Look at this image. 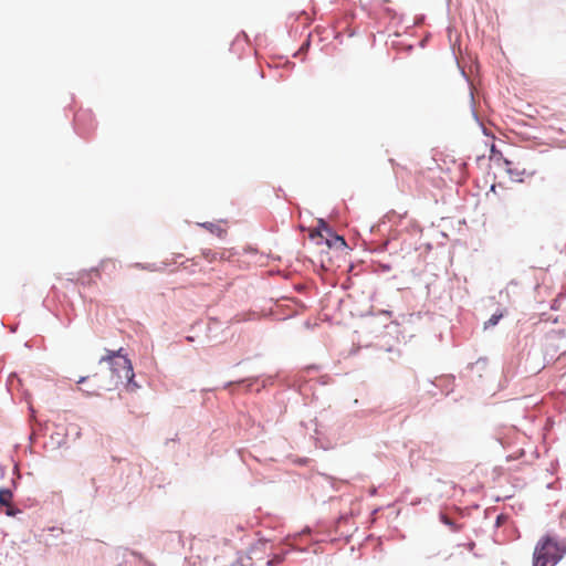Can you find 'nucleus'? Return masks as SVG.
I'll return each mask as SVG.
<instances>
[{
    "label": "nucleus",
    "mask_w": 566,
    "mask_h": 566,
    "mask_svg": "<svg viewBox=\"0 0 566 566\" xmlns=\"http://www.w3.org/2000/svg\"><path fill=\"white\" fill-rule=\"evenodd\" d=\"M101 364H106L105 370L96 373L92 377L82 378L78 384L92 380L94 386L88 394H97L98 390H111L118 382L126 381L128 385L133 384L134 370L130 360L122 354V349L116 352H108L107 356L99 360Z\"/></svg>",
    "instance_id": "1"
},
{
    "label": "nucleus",
    "mask_w": 566,
    "mask_h": 566,
    "mask_svg": "<svg viewBox=\"0 0 566 566\" xmlns=\"http://www.w3.org/2000/svg\"><path fill=\"white\" fill-rule=\"evenodd\" d=\"M566 554V544L552 536L542 537L533 553V566H554Z\"/></svg>",
    "instance_id": "2"
},
{
    "label": "nucleus",
    "mask_w": 566,
    "mask_h": 566,
    "mask_svg": "<svg viewBox=\"0 0 566 566\" xmlns=\"http://www.w3.org/2000/svg\"><path fill=\"white\" fill-rule=\"evenodd\" d=\"M116 270V262L113 260H103L96 268L84 270L78 274V281L84 285H91L94 283L93 273H96V277H101L102 272Z\"/></svg>",
    "instance_id": "3"
},
{
    "label": "nucleus",
    "mask_w": 566,
    "mask_h": 566,
    "mask_svg": "<svg viewBox=\"0 0 566 566\" xmlns=\"http://www.w3.org/2000/svg\"><path fill=\"white\" fill-rule=\"evenodd\" d=\"M12 500V492L8 489L0 490V505L9 506Z\"/></svg>",
    "instance_id": "4"
},
{
    "label": "nucleus",
    "mask_w": 566,
    "mask_h": 566,
    "mask_svg": "<svg viewBox=\"0 0 566 566\" xmlns=\"http://www.w3.org/2000/svg\"><path fill=\"white\" fill-rule=\"evenodd\" d=\"M231 566H251V558L249 556H241Z\"/></svg>",
    "instance_id": "5"
},
{
    "label": "nucleus",
    "mask_w": 566,
    "mask_h": 566,
    "mask_svg": "<svg viewBox=\"0 0 566 566\" xmlns=\"http://www.w3.org/2000/svg\"><path fill=\"white\" fill-rule=\"evenodd\" d=\"M501 317H502V315H501V314H500V315H495V314H494V315H492V316L490 317V319L486 322V325H489V326H494V325H496V324L499 323V321H500V318H501Z\"/></svg>",
    "instance_id": "6"
},
{
    "label": "nucleus",
    "mask_w": 566,
    "mask_h": 566,
    "mask_svg": "<svg viewBox=\"0 0 566 566\" xmlns=\"http://www.w3.org/2000/svg\"><path fill=\"white\" fill-rule=\"evenodd\" d=\"M441 520H442V522H443L444 524H447V525H449V526H452V527H453V525H454V524H453V522H452L448 516L442 515V516H441Z\"/></svg>",
    "instance_id": "7"
},
{
    "label": "nucleus",
    "mask_w": 566,
    "mask_h": 566,
    "mask_svg": "<svg viewBox=\"0 0 566 566\" xmlns=\"http://www.w3.org/2000/svg\"><path fill=\"white\" fill-rule=\"evenodd\" d=\"M335 240H336V242H337V243H339V245H342V247H346V241L344 240V238H343V237H338V235H336V237H335Z\"/></svg>",
    "instance_id": "8"
},
{
    "label": "nucleus",
    "mask_w": 566,
    "mask_h": 566,
    "mask_svg": "<svg viewBox=\"0 0 566 566\" xmlns=\"http://www.w3.org/2000/svg\"><path fill=\"white\" fill-rule=\"evenodd\" d=\"M474 546H475V544L473 542L468 544V548L470 551H473Z\"/></svg>",
    "instance_id": "9"
},
{
    "label": "nucleus",
    "mask_w": 566,
    "mask_h": 566,
    "mask_svg": "<svg viewBox=\"0 0 566 566\" xmlns=\"http://www.w3.org/2000/svg\"><path fill=\"white\" fill-rule=\"evenodd\" d=\"M96 279V273H93V280L95 281Z\"/></svg>",
    "instance_id": "10"
}]
</instances>
